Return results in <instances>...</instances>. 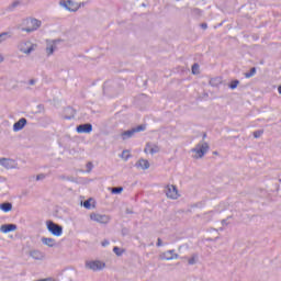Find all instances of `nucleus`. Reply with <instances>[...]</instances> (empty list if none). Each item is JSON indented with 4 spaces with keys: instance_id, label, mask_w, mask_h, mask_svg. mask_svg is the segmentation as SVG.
<instances>
[{
    "instance_id": "1",
    "label": "nucleus",
    "mask_w": 281,
    "mask_h": 281,
    "mask_svg": "<svg viewBox=\"0 0 281 281\" xmlns=\"http://www.w3.org/2000/svg\"><path fill=\"white\" fill-rule=\"evenodd\" d=\"M38 47V44L30 41V40H23L20 43H18V49L21 54H24L25 56H30V54L36 52V48Z\"/></svg>"
},
{
    "instance_id": "2",
    "label": "nucleus",
    "mask_w": 281,
    "mask_h": 281,
    "mask_svg": "<svg viewBox=\"0 0 281 281\" xmlns=\"http://www.w3.org/2000/svg\"><path fill=\"white\" fill-rule=\"evenodd\" d=\"M210 150V145L206 142L198 143L194 148L191 149L193 159H203Z\"/></svg>"
},
{
    "instance_id": "3",
    "label": "nucleus",
    "mask_w": 281,
    "mask_h": 281,
    "mask_svg": "<svg viewBox=\"0 0 281 281\" xmlns=\"http://www.w3.org/2000/svg\"><path fill=\"white\" fill-rule=\"evenodd\" d=\"M59 5L60 8H64V10H67V12H78L85 3L76 2L74 0H60Z\"/></svg>"
},
{
    "instance_id": "4",
    "label": "nucleus",
    "mask_w": 281,
    "mask_h": 281,
    "mask_svg": "<svg viewBox=\"0 0 281 281\" xmlns=\"http://www.w3.org/2000/svg\"><path fill=\"white\" fill-rule=\"evenodd\" d=\"M90 221L98 225H109L111 223V215L94 212L90 214Z\"/></svg>"
},
{
    "instance_id": "5",
    "label": "nucleus",
    "mask_w": 281,
    "mask_h": 281,
    "mask_svg": "<svg viewBox=\"0 0 281 281\" xmlns=\"http://www.w3.org/2000/svg\"><path fill=\"white\" fill-rule=\"evenodd\" d=\"M85 267L89 269L90 271H104L106 269V263L102 260H88L85 263Z\"/></svg>"
},
{
    "instance_id": "6",
    "label": "nucleus",
    "mask_w": 281,
    "mask_h": 281,
    "mask_svg": "<svg viewBox=\"0 0 281 281\" xmlns=\"http://www.w3.org/2000/svg\"><path fill=\"white\" fill-rule=\"evenodd\" d=\"M46 229L56 238H60V236H63V226L54 223L53 221H46Z\"/></svg>"
},
{
    "instance_id": "7",
    "label": "nucleus",
    "mask_w": 281,
    "mask_h": 281,
    "mask_svg": "<svg viewBox=\"0 0 281 281\" xmlns=\"http://www.w3.org/2000/svg\"><path fill=\"white\" fill-rule=\"evenodd\" d=\"M26 27L22 29V32H27V34H31V32H36V30H38L43 23L41 20L31 19L26 21Z\"/></svg>"
},
{
    "instance_id": "8",
    "label": "nucleus",
    "mask_w": 281,
    "mask_h": 281,
    "mask_svg": "<svg viewBox=\"0 0 281 281\" xmlns=\"http://www.w3.org/2000/svg\"><path fill=\"white\" fill-rule=\"evenodd\" d=\"M165 193L167 199H171L172 201H177L181 194L179 193V189H177V186L175 184H168L165 188Z\"/></svg>"
},
{
    "instance_id": "9",
    "label": "nucleus",
    "mask_w": 281,
    "mask_h": 281,
    "mask_svg": "<svg viewBox=\"0 0 281 281\" xmlns=\"http://www.w3.org/2000/svg\"><path fill=\"white\" fill-rule=\"evenodd\" d=\"M63 43V40L56 38V40H47L46 41V54L47 56L54 55V50L57 49L58 45Z\"/></svg>"
},
{
    "instance_id": "10",
    "label": "nucleus",
    "mask_w": 281,
    "mask_h": 281,
    "mask_svg": "<svg viewBox=\"0 0 281 281\" xmlns=\"http://www.w3.org/2000/svg\"><path fill=\"white\" fill-rule=\"evenodd\" d=\"M0 166L4 168V170H14L19 168V164H16L14 159L10 158H0Z\"/></svg>"
},
{
    "instance_id": "11",
    "label": "nucleus",
    "mask_w": 281,
    "mask_h": 281,
    "mask_svg": "<svg viewBox=\"0 0 281 281\" xmlns=\"http://www.w3.org/2000/svg\"><path fill=\"white\" fill-rule=\"evenodd\" d=\"M159 260H167L168 262L179 260V254H176L175 250H167L159 255Z\"/></svg>"
},
{
    "instance_id": "12",
    "label": "nucleus",
    "mask_w": 281,
    "mask_h": 281,
    "mask_svg": "<svg viewBox=\"0 0 281 281\" xmlns=\"http://www.w3.org/2000/svg\"><path fill=\"white\" fill-rule=\"evenodd\" d=\"M142 131H144V128L142 126L125 131V132L121 133V138L123 140L131 139V137H133V135H135V133H142Z\"/></svg>"
},
{
    "instance_id": "13",
    "label": "nucleus",
    "mask_w": 281,
    "mask_h": 281,
    "mask_svg": "<svg viewBox=\"0 0 281 281\" xmlns=\"http://www.w3.org/2000/svg\"><path fill=\"white\" fill-rule=\"evenodd\" d=\"M159 150H161L159 145L155 143H147L145 146L144 153H146V155H157Z\"/></svg>"
},
{
    "instance_id": "14",
    "label": "nucleus",
    "mask_w": 281,
    "mask_h": 281,
    "mask_svg": "<svg viewBox=\"0 0 281 281\" xmlns=\"http://www.w3.org/2000/svg\"><path fill=\"white\" fill-rule=\"evenodd\" d=\"M25 126H27V119L22 117L13 124V133H19V131H23Z\"/></svg>"
},
{
    "instance_id": "15",
    "label": "nucleus",
    "mask_w": 281,
    "mask_h": 281,
    "mask_svg": "<svg viewBox=\"0 0 281 281\" xmlns=\"http://www.w3.org/2000/svg\"><path fill=\"white\" fill-rule=\"evenodd\" d=\"M76 131L79 134H82V133L89 134L93 131V125H91V123L81 124L77 126Z\"/></svg>"
},
{
    "instance_id": "16",
    "label": "nucleus",
    "mask_w": 281,
    "mask_h": 281,
    "mask_svg": "<svg viewBox=\"0 0 281 281\" xmlns=\"http://www.w3.org/2000/svg\"><path fill=\"white\" fill-rule=\"evenodd\" d=\"M135 168H137V170H148L150 162L147 159L140 158L136 161Z\"/></svg>"
},
{
    "instance_id": "17",
    "label": "nucleus",
    "mask_w": 281,
    "mask_h": 281,
    "mask_svg": "<svg viewBox=\"0 0 281 281\" xmlns=\"http://www.w3.org/2000/svg\"><path fill=\"white\" fill-rule=\"evenodd\" d=\"M16 224H4L0 226L1 234H10V232H16Z\"/></svg>"
},
{
    "instance_id": "18",
    "label": "nucleus",
    "mask_w": 281,
    "mask_h": 281,
    "mask_svg": "<svg viewBox=\"0 0 281 281\" xmlns=\"http://www.w3.org/2000/svg\"><path fill=\"white\" fill-rule=\"evenodd\" d=\"M30 256L33 258V260H45V254L41 250H31Z\"/></svg>"
},
{
    "instance_id": "19",
    "label": "nucleus",
    "mask_w": 281,
    "mask_h": 281,
    "mask_svg": "<svg viewBox=\"0 0 281 281\" xmlns=\"http://www.w3.org/2000/svg\"><path fill=\"white\" fill-rule=\"evenodd\" d=\"M23 5V2L21 0H14L8 5L9 12H14L18 8H21Z\"/></svg>"
},
{
    "instance_id": "20",
    "label": "nucleus",
    "mask_w": 281,
    "mask_h": 281,
    "mask_svg": "<svg viewBox=\"0 0 281 281\" xmlns=\"http://www.w3.org/2000/svg\"><path fill=\"white\" fill-rule=\"evenodd\" d=\"M42 243L46 247H56V239H54L52 237H42Z\"/></svg>"
},
{
    "instance_id": "21",
    "label": "nucleus",
    "mask_w": 281,
    "mask_h": 281,
    "mask_svg": "<svg viewBox=\"0 0 281 281\" xmlns=\"http://www.w3.org/2000/svg\"><path fill=\"white\" fill-rule=\"evenodd\" d=\"M83 207L86 210H95V201L93 199H88L83 202Z\"/></svg>"
},
{
    "instance_id": "22",
    "label": "nucleus",
    "mask_w": 281,
    "mask_h": 281,
    "mask_svg": "<svg viewBox=\"0 0 281 281\" xmlns=\"http://www.w3.org/2000/svg\"><path fill=\"white\" fill-rule=\"evenodd\" d=\"M223 83V79L221 77H215V78H212L209 82V85L211 87H221V85Z\"/></svg>"
},
{
    "instance_id": "23",
    "label": "nucleus",
    "mask_w": 281,
    "mask_h": 281,
    "mask_svg": "<svg viewBox=\"0 0 281 281\" xmlns=\"http://www.w3.org/2000/svg\"><path fill=\"white\" fill-rule=\"evenodd\" d=\"M0 210H1V212H4V213L12 212V203H10V202L1 203Z\"/></svg>"
},
{
    "instance_id": "24",
    "label": "nucleus",
    "mask_w": 281,
    "mask_h": 281,
    "mask_svg": "<svg viewBox=\"0 0 281 281\" xmlns=\"http://www.w3.org/2000/svg\"><path fill=\"white\" fill-rule=\"evenodd\" d=\"M120 157L123 161H127L132 157L131 150H128V149L123 150L122 154L120 155Z\"/></svg>"
},
{
    "instance_id": "25",
    "label": "nucleus",
    "mask_w": 281,
    "mask_h": 281,
    "mask_svg": "<svg viewBox=\"0 0 281 281\" xmlns=\"http://www.w3.org/2000/svg\"><path fill=\"white\" fill-rule=\"evenodd\" d=\"M229 217H227L226 220H222L221 225L222 227H220V232H223V229H225V227L229 226Z\"/></svg>"
},
{
    "instance_id": "26",
    "label": "nucleus",
    "mask_w": 281,
    "mask_h": 281,
    "mask_svg": "<svg viewBox=\"0 0 281 281\" xmlns=\"http://www.w3.org/2000/svg\"><path fill=\"white\" fill-rule=\"evenodd\" d=\"M199 262V256L193 255L188 259V265H196Z\"/></svg>"
},
{
    "instance_id": "27",
    "label": "nucleus",
    "mask_w": 281,
    "mask_h": 281,
    "mask_svg": "<svg viewBox=\"0 0 281 281\" xmlns=\"http://www.w3.org/2000/svg\"><path fill=\"white\" fill-rule=\"evenodd\" d=\"M10 38V34L9 33H1L0 34V45L1 43H5V41Z\"/></svg>"
},
{
    "instance_id": "28",
    "label": "nucleus",
    "mask_w": 281,
    "mask_h": 281,
    "mask_svg": "<svg viewBox=\"0 0 281 281\" xmlns=\"http://www.w3.org/2000/svg\"><path fill=\"white\" fill-rule=\"evenodd\" d=\"M213 212L210 211V212H206L202 215V218H204V221H211L212 220V216H213Z\"/></svg>"
},
{
    "instance_id": "29",
    "label": "nucleus",
    "mask_w": 281,
    "mask_h": 281,
    "mask_svg": "<svg viewBox=\"0 0 281 281\" xmlns=\"http://www.w3.org/2000/svg\"><path fill=\"white\" fill-rule=\"evenodd\" d=\"M113 252L115 254V256H122L124 254V248L114 247Z\"/></svg>"
},
{
    "instance_id": "30",
    "label": "nucleus",
    "mask_w": 281,
    "mask_h": 281,
    "mask_svg": "<svg viewBox=\"0 0 281 281\" xmlns=\"http://www.w3.org/2000/svg\"><path fill=\"white\" fill-rule=\"evenodd\" d=\"M256 76V68H251L249 72L245 74V78H254Z\"/></svg>"
},
{
    "instance_id": "31",
    "label": "nucleus",
    "mask_w": 281,
    "mask_h": 281,
    "mask_svg": "<svg viewBox=\"0 0 281 281\" xmlns=\"http://www.w3.org/2000/svg\"><path fill=\"white\" fill-rule=\"evenodd\" d=\"M238 85H240V81L234 80L231 82L229 89H232V90L237 89Z\"/></svg>"
},
{
    "instance_id": "32",
    "label": "nucleus",
    "mask_w": 281,
    "mask_h": 281,
    "mask_svg": "<svg viewBox=\"0 0 281 281\" xmlns=\"http://www.w3.org/2000/svg\"><path fill=\"white\" fill-rule=\"evenodd\" d=\"M124 189L122 187L120 188H112V194H122V191Z\"/></svg>"
},
{
    "instance_id": "33",
    "label": "nucleus",
    "mask_w": 281,
    "mask_h": 281,
    "mask_svg": "<svg viewBox=\"0 0 281 281\" xmlns=\"http://www.w3.org/2000/svg\"><path fill=\"white\" fill-rule=\"evenodd\" d=\"M262 133H265L262 130L254 132V138L258 139V137H262Z\"/></svg>"
},
{
    "instance_id": "34",
    "label": "nucleus",
    "mask_w": 281,
    "mask_h": 281,
    "mask_svg": "<svg viewBox=\"0 0 281 281\" xmlns=\"http://www.w3.org/2000/svg\"><path fill=\"white\" fill-rule=\"evenodd\" d=\"M192 74H193L194 76L199 75V64H194V65L192 66Z\"/></svg>"
},
{
    "instance_id": "35",
    "label": "nucleus",
    "mask_w": 281,
    "mask_h": 281,
    "mask_svg": "<svg viewBox=\"0 0 281 281\" xmlns=\"http://www.w3.org/2000/svg\"><path fill=\"white\" fill-rule=\"evenodd\" d=\"M86 168H87V172H91V170H93V164L88 162V164L86 165Z\"/></svg>"
},
{
    "instance_id": "36",
    "label": "nucleus",
    "mask_w": 281,
    "mask_h": 281,
    "mask_svg": "<svg viewBox=\"0 0 281 281\" xmlns=\"http://www.w3.org/2000/svg\"><path fill=\"white\" fill-rule=\"evenodd\" d=\"M29 85H30L31 87H34V85H36V80H35V79H30V80H29Z\"/></svg>"
},
{
    "instance_id": "37",
    "label": "nucleus",
    "mask_w": 281,
    "mask_h": 281,
    "mask_svg": "<svg viewBox=\"0 0 281 281\" xmlns=\"http://www.w3.org/2000/svg\"><path fill=\"white\" fill-rule=\"evenodd\" d=\"M41 179H45V176H44V175H38V176L36 177V181H41Z\"/></svg>"
},
{
    "instance_id": "38",
    "label": "nucleus",
    "mask_w": 281,
    "mask_h": 281,
    "mask_svg": "<svg viewBox=\"0 0 281 281\" xmlns=\"http://www.w3.org/2000/svg\"><path fill=\"white\" fill-rule=\"evenodd\" d=\"M156 245H157V247H161V245H164V244L161 243V238H158V239H157V244H156Z\"/></svg>"
},
{
    "instance_id": "39",
    "label": "nucleus",
    "mask_w": 281,
    "mask_h": 281,
    "mask_svg": "<svg viewBox=\"0 0 281 281\" xmlns=\"http://www.w3.org/2000/svg\"><path fill=\"white\" fill-rule=\"evenodd\" d=\"M5 60V57L3 56V54L0 53V63H3Z\"/></svg>"
},
{
    "instance_id": "40",
    "label": "nucleus",
    "mask_w": 281,
    "mask_h": 281,
    "mask_svg": "<svg viewBox=\"0 0 281 281\" xmlns=\"http://www.w3.org/2000/svg\"><path fill=\"white\" fill-rule=\"evenodd\" d=\"M201 27H202L203 30H207V25H206L205 23H203V24L201 25Z\"/></svg>"
},
{
    "instance_id": "41",
    "label": "nucleus",
    "mask_w": 281,
    "mask_h": 281,
    "mask_svg": "<svg viewBox=\"0 0 281 281\" xmlns=\"http://www.w3.org/2000/svg\"><path fill=\"white\" fill-rule=\"evenodd\" d=\"M278 91H279V93H280V95H281V86L278 88Z\"/></svg>"
},
{
    "instance_id": "42",
    "label": "nucleus",
    "mask_w": 281,
    "mask_h": 281,
    "mask_svg": "<svg viewBox=\"0 0 281 281\" xmlns=\"http://www.w3.org/2000/svg\"><path fill=\"white\" fill-rule=\"evenodd\" d=\"M127 214H131V211H127Z\"/></svg>"
}]
</instances>
